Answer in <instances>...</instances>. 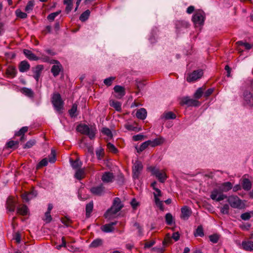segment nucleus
<instances>
[{"label":"nucleus","instance_id":"nucleus-1","mask_svg":"<svg viewBox=\"0 0 253 253\" xmlns=\"http://www.w3.org/2000/svg\"><path fill=\"white\" fill-rule=\"evenodd\" d=\"M123 207L124 205L122 203L120 199L118 197L115 198L111 207L105 212L104 217L105 218L111 219L113 218V215L120 211Z\"/></svg>","mask_w":253,"mask_h":253},{"label":"nucleus","instance_id":"nucleus-2","mask_svg":"<svg viewBox=\"0 0 253 253\" xmlns=\"http://www.w3.org/2000/svg\"><path fill=\"white\" fill-rule=\"evenodd\" d=\"M76 129L81 133L87 135L90 139L95 137L96 130L94 127H89L87 125L81 124L77 126Z\"/></svg>","mask_w":253,"mask_h":253},{"label":"nucleus","instance_id":"nucleus-3","mask_svg":"<svg viewBox=\"0 0 253 253\" xmlns=\"http://www.w3.org/2000/svg\"><path fill=\"white\" fill-rule=\"evenodd\" d=\"M51 103L55 110L59 113H62L64 109V102L59 93H54L51 97Z\"/></svg>","mask_w":253,"mask_h":253},{"label":"nucleus","instance_id":"nucleus-4","mask_svg":"<svg viewBox=\"0 0 253 253\" xmlns=\"http://www.w3.org/2000/svg\"><path fill=\"white\" fill-rule=\"evenodd\" d=\"M206 15L204 11L201 9H198L192 16V21L196 27L204 25Z\"/></svg>","mask_w":253,"mask_h":253},{"label":"nucleus","instance_id":"nucleus-5","mask_svg":"<svg viewBox=\"0 0 253 253\" xmlns=\"http://www.w3.org/2000/svg\"><path fill=\"white\" fill-rule=\"evenodd\" d=\"M227 201L229 203L230 206L233 208L242 209L245 207V204L238 196H230L229 197Z\"/></svg>","mask_w":253,"mask_h":253},{"label":"nucleus","instance_id":"nucleus-6","mask_svg":"<svg viewBox=\"0 0 253 253\" xmlns=\"http://www.w3.org/2000/svg\"><path fill=\"white\" fill-rule=\"evenodd\" d=\"M148 169L152 172V175H155L161 183H164L167 178L165 172H162L158 169L154 167H150Z\"/></svg>","mask_w":253,"mask_h":253},{"label":"nucleus","instance_id":"nucleus-7","mask_svg":"<svg viewBox=\"0 0 253 253\" xmlns=\"http://www.w3.org/2000/svg\"><path fill=\"white\" fill-rule=\"evenodd\" d=\"M180 104L181 105H186L188 107H198L200 105L201 103L196 99L190 98L189 97L186 96L182 98Z\"/></svg>","mask_w":253,"mask_h":253},{"label":"nucleus","instance_id":"nucleus-8","mask_svg":"<svg viewBox=\"0 0 253 253\" xmlns=\"http://www.w3.org/2000/svg\"><path fill=\"white\" fill-rule=\"evenodd\" d=\"M143 168L142 164L140 161L138 160L135 161L132 167V176L134 179L138 178Z\"/></svg>","mask_w":253,"mask_h":253},{"label":"nucleus","instance_id":"nucleus-9","mask_svg":"<svg viewBox=\"0 0 253 253\" xmlns=\"http://www.w3.org/2000/svg\"><path fill=\"white\" fill-rule=\"evenodd\" d=\"M203 75V71L202 69H199L194 71L192 73L189 74L186 78L188 82H192L201 78Z\"/></svg>","mask_w":253,"mask_h":253},{"label":"nucleus","instance_id":"nucleus-10","mask_svg":"<svg viewBox=\"0 0 253 253\" xmlns=\"http://www.w3.org/2000/svg\"><path fill=\"white\" fill-rule=\"evenodd\" d=\"M113 89L114 92L116 93L114 96L117 99L122 98L126 94L125 88L123 86L116 85L114 87Z\"/></svg>","mask_w":253,"mask_h":253},{"label":"nucleus","instance_id":"nucleus-11","mask_svg":"<svg viewBox=\"0 0 253 253\" xmlns=\"http://www.w3.org/2000/svg\"><path fill=\"white\" fill-rule=\"evenodd\" d=\"M43 69L44 66L42 65H38L35 67L32 68V71L34 74L33 76V78L37 82L39 81V78Z\"/></svg>","mask_w":253,"mask_h":253},{"label":"nucleus","instance_id":"nucleus-12","mask_svg":"<svg viewBox=\"0 0 253 253\" xmlns=\"http://www.w3.org/2000/svg\"><path fill=\"white\" fill-rule=\"evenodd\" d=\"M16 205V202L14 200V198L11 196L8 197L6 202V209L9 211L13 212L15 211Z\"/></svg>","mask_w":253,"mask_h":253},{"label":"nucleus","instance_id":"nucleus-13","mask_svg":"<svg viewBox=\"0 0 253 253\" xmlns=\"http://www.w3.org/2000/svg\"><path fill=\"white\" fill-rule=\"evenodd\" d=\"M175 25L178 32H180L189 27V23L184 20H177L175 22Z\"/></svg>","mask_w":253,"mask_h":253},{"label":"nucleus","instance_id":"nucleus-14","mask_svg":"<svg viewBox=\"0 0 253 253\" xmlns=\"http://www.w3.org/2000/svg\"><path fill=\"white\" fill-rule=\"evenodd\" d=\"M105 187L102 184L100 185L93 187L90 189V192L94 195L101 196L104 193Z\"/></svg>","mask_w":253,"mask_h":253},{"label":"nucleus","instance_id":"nucleus-15","mask_svg":"<svg viewBox=\"0 0 253 253\" xmlns=\"http://www.w3.org/2000/svg\"><path fill=\"white\" fill-rule=\"evenodd\" d=\"M114 175L110 171L104 172L101 177V180L103 182L110 183L113 181Z\"/></svg>","mask_w":253,"mask_h":253},{"label":"nucleus","instance_id":"nucleus-16","mask_svg":"<svg viewBox=\"0 0 253 253\" xmlns=\"http://www.w3.org/2000/svg\"><path fill=\"white\" fill-rule=\"evenodd\" d=\"M180 217L183 219H187L191 214V211L188 206H185L181 209Z\"/></svg>","mask_w":253,"mask_h":253},{"label":"nucleus","instance_id":"nucleus-17","mask_svg":"<svg viewBox=\"0 0 253 253\" xmlns=\"http://www.w3.org/2000/svg\"><path fill=\"white\" fill-rule=\"evenodd\" d=\"M244 98L245 101L250 106H253V94L248 91L244 92Z\"/></svg>","mask_w":253,"mask_h":253},{"label":"nucleus","instance_id":"nucleus-18","mask_svg":"<svg viewBox=\"0 0 253 253\" xmlns=\"http://www.w3.org/2000/svg\"><path fill=\"white\" fill-rule=\"evenodd\" d=\"M233 187V185L230 182H226L222 183L218 186L220 192H227L231 190Z\"/></svg>","mask_w":253,"mask_h":253},{"label":"nucleus","instance_id":"nucleus-19","mask_svg":"<svg viewBox=\"0 0 253 253\" xmlns=\"http://www.w3.org/2000/svg\"><path fill=\"white\" fill-rule=\"evenodd\" d=\"M23 53L25 56L30 60L38 61L40 60V57L37 56L31 50L27 49H23Z\"/></svg>","mask_w":253,"mask_h":253},{"label":"nucleus","instance_id":"nucleus-20","mask_svg":"<svg viewBox=\"0 0 253 253\" xmlns=\"http://www.w3.org/2000/svg\"><path fill=\"white\" fill-rule=\"evenodd\" d=\"M117 223V221H114L110 222L109 224H106L101 227V230L105 233L111 232L113 231L114 229L113 226L116 225Z\"/></svg>","mask_w":253,"mask_h":253},{"label":"nucleus","instance_id":"nucleus-21","mask_svg":"<svg viewBox=\"0 0 253 253\" xmlns=\"http://www.w3.org/2000/svg\"><path fill=\"white\" fill-rule=\"evenodd\" d=\"M18 68L20 72H26L30 69V65L27 61L23 60L19 63Z\"/></svg>","mask_w":253,"mask_h":253},{"label":"nucleus","instance_id":"nucleus-22","mask_svg":"<svg viewBox=\"0 0 253 253\" xmlns=\"http://www.w3.org/2000/svg\"><path fill=\"white\" fill-rule=\"evenodd\" d=\"M63 71V68L61 64L59 65H54L52 66L51 69V72L54 77L58 76L60 72Z\"/></svg>","mask_w":253,"mask_h":253},{"label":"nucleus","instance_id":"nucleus-23","mask_svg":"<svg viewBox=\"0 0 253 253\" xmlns=\"http://www.w3.org/2000/svg\"><path fill=\"white\" fill-rule=\"evenodd\" d=\"M109 105L111 107H113L117 111L119 112H121L122 104L121 102L114 100H110L109 101Z\"/></svg>","mask_w":253,"mask_h":253},{"label":"nucleus","instance_id":"nucleus-24","mask_svg":"<svg viewBox=\"0 0 253 253\" xmlns=\"http://www.w3.org/2000/svg\"><path fill=\"white\" fill-rule=\"evenodd\" d=\"M242 185L245 190L249 191L252 187V183L248 178H244L242 180Z\"/></svg>","mask_w":253,"mask_h":253},{"label":"nucleus","instance_id":"nucleus-25","mask_svg":"<svg viewBox=\"0 0 253 253\" xmlns=\"http://www.w3.org/2000/svg\"><path fill=\"white\" fill-rule=\"evenodd\" d=\"M147 141H149L148 142V146L154 147L162 144L163 143V139L162 138H156L152 140H149Z\"/></svg>","mask_w":253,"mask_h":253},{"label":"nucleus","instance_id":"nucleus-26","mask_svg":"<svg viewBox=\"0 0 253 253\" xmlns=\"http://www.w3.org/2000/svg\"><path fill=\"white\" fill-rule=\"evenodd\" d=\"M147 141H149L148 142V146L154 147L162 144L163 143V139L162 138H156L152 140H149Z\"/></svg>","mask_w":253,"mask_h":253},{"label":"nucleus","instance_id":"nucleus-27","mask_svg":"<svg viewBox=\"0 0 253 253\" xmlns=\"http://www.w3.org/2000/svg\"><path fill=\"white\" fill-rule=\"evenodd\" d=\"M147 141H149L148 142V146L154 147L162 144L163 143V139L162 138H156L152 140H149Z\"/></svg>","mask_w":253,"mask_h":253},{"label":"nucleus","instance_id":"nucleus-28","mask_svg":"<svg viewBox=\"0 0 253 253\" xmlns=\"http://www.w3.org/2000/svg\"><path fill=\"white\" fill-rule=\"evenodd\" d=\"M136 116L138 119L144 120L147 116V111L145 109L142 108L138 110L136 113Z\"/></svg>","mask_w":253,"mask_h":253},{"label":"nucleus","instance_id":"nucleus-29","mask_svg":"<svg viewBox=\"0 0 253 253\" xmlns=\"http://www.w3.org/2000/svg\"><path fill=\"white\" fill-rule=\"evenodd\" d=\"M243 249L247 251H253V242L252 241H243L242 243Z\"/></svg>","mask_w":253,"mask_h":253},{"label":"nucleus","instance_id":"nucleus-30","mask_svg":"<svg viewBox=\"0 0 253 253\" xmlns=\"http://www.w3.org/2000/svg\"><path fill=\"white\" fill-rule=\"evenodd\" d=\"M70 162L72 168L74 169H81L82 166V162L80 161L79 158L76 159L75 161L73 159H70Z\"/></svg>","mask_w":253,"mask_h":253},{"label":"nucleus","instance_id":"nucleus-31","mask_svg":"<svg viewBox=\"0 0 253 253\" xmlns=\"http://www.w3.org/2000/svg\"><path fill=\"white\" fill-rule=\"evenodd\" d=\"M78 105L77 104L74 103L71 108L69 110L68 113L71 118H75L78 115V113H76L77 112Z\"/></svg>","mask_w":253,"mask_h":253},{"label":"nucleus","instance_id":"nucleus-32","mask_svg":"<svg viewBox=\"0 0 253 253\" xmlns=\"http://www.w3.org/2000/svg\"><path fill=\"white\" fill-rule=\"evenodd\" d=\"M6 74L11 78H14L17 74V71L15 67L9 66L7 68Z\"/></svg>","mask_w":253,"mask_h":253},{"label":"nucleus","instance_id":"nucleus-33","mask_svg":"<svg viewBox=\"0 0 253 253\" xmlns=\"http://www.w3.org/2000/svg\"><path fill=\"white\" fill-rule=\"evenodd\" d=\"M236 44L238 45L237 49L239 51H243V50H241L239 46H244L245 48L248 50L250 49L252 47V44L243 41L237 42Z\"/></svg>","mask_w":253,"mask_h":253},{"label":"nucleus","instance_id":"nucleus-34","mask_svg":"<svg viewBox=\"0 0 253 253\" xmlns=\"http://www.w3.org/2000/svg\"><path fill=\"white\" fill-rule=\"evenodd\" d=\"M21 92L25 95L26 96L33 98L34 96V93L33 91L31 89L26 87H23L21 89Z\"/></svg>","mask_w":253,"mask_h":253},{"label":"nucleus","instance_id":"nucleus-35","mask_svg":"<svg viewBox=\"0 0 253 253\" xmlns=\"http://www.w3.org/2000/svg\"><path fill=\"white\" fill-rule=\"evenodd\" d=\"M93 208V201H90L89 203L87 204L85 206V215L87 218L90 216L91 213L92 211Z\"/></svg>","mask_w":253,"mask_h":253},{"label":"nucleus","instance_id":"nucleus-36","mask_svg":"<svg viewBox=\"0 0 253 253\" xmlns=\"http://www.w3.org/2000/svg\"><path fill=\"white\" fill-rule=\"evenodd\" d=\"M176 117V115L171 111L165 112L161 117V119H165L166 120L175 119Z\"/></svg>","mask_w":253,"mask_h":253},{"label":"nucleus","instance_id":"nucleus-37","mask_svg":"<svg viewBox=\"0 0 253 253\" xmlns=\"http://www.w3.org/2000/svg\"><path fill=\"white\" fill-rule=\"evenodd\" d=\"M85 171L84 169H77L75 174V177L78 180H81L84 177Z\"/></svg>","mask_w":253,"mask_h":253},{"label":"nucleus","instance_id":"nucleus-38","mask_svg":"<svg viewBox=\"0 0 253 253\" xmlns=\"http://www.w3.org/2000/svg\"><path fill=\"white\" fill-rule=\"evenodd\" d=\"M103 244V240L101 239L97 238L94 240L90 244V248H97L98 247L101 246Z\"/></svg>","mask_w":253,"mask_h":253},{"label":"nucleus","instance_id":"nucleus-39","mask_svg":"<svg viewBox=\"0 0 253 253\" xmlns=\"http://www.w3.org/2000/svg\"><path fill=\"white\" fill-rule=\"evenodd\" d=\"M17 212L22 215H26L28 212V208L27 206L24 205L22 207L17 208Z\"/></svg>","mask_w":253,"mask_h":253},{"label":"nucleus","instance_id":"nucleus-40","mask_svg":"<svg viewBox=\"0 0 253 253\" xmlns=\"http://www.w3.org/2000/svg\"><path fill=\"white\" fill-rule=\"evenodd\" d=\"M159 31L157 27L153 29L151 32V36L149 38V41L152 43H155L156 42V36H157V32Z\"/></svg>","mask_w":253,"mask_h":253},{"label":"nucleus","instance_id":"nucleus-41","mask_svg":"<svg viewBox=\"0 0 253 253\" xmlns=\"http://www.w3.org/2000/svg\"><path fill=\"white\" fill-rule=\"evenodd\" d=\"M90 12L89 10L87 9L80 15L79 19L82 22H84L87 20L89 16Z\"/></svg>","mask_w":253,"mask_h":253},{"label":"nucleus","instance_id":"nucleus-42","mask_svg":"<svg viewBox=\"0 0 253 253\" xmlns=\"http://www.w3.org/2000/svg\"><path fill=\"white\" fill-rule=\"evenodd\" d=\"M125 128L129 131H133L135 132H138L142 130L141 127L134 126L132 125L126 124L125 125Z\"/></svg>","mask_w":253,"mask_h":253},{"label":"nucleus","instance_id":"nucleus-43","mask_svg":"<svg viewBox=\"0 0 253 253\" xmlns=\"http://www.w3.org/2000/svg\"><path fill=\"white\" fill-rule=\"evenodd\" d=\"M19 142L17 141L10 140L6 143V146L8 148L16 149L18 148Z\"/></svg>","mask_w":253,"mask_h":253},{"label":"nucleus","instance_id":"nucleus-44","mask_svg":"<svg viewBox=\"0 0 253 253\" xmlns=\"http://www.w3.org/2000/svg\"><path fill=\"white\" fill-rule=\"evenodd\" d=\"M194 234L195 237H203L204 236L203 228L201 225L198 226Z\"/></svg>","mask_w":253,"mask_h":253},{"label":"nucleus","instance_id":"nucleus-45","mask_svg":"<svg viewBox=\"0 0 253 253\" xmlns=\"http://www.w3.org/2000/svg\"><path fill=\"white\" fill-rule=\"evenodd\" d=\"M148 141H145L143 143H142L139 147H138L137 146L135 147V149L137 150V152L138 153H141L143 151H144L145 149H146L149 146H148Z\"/></svg>","mask_w":253,"mask_h":253},{"label":"nucleus","instance_id":"nucleus-46","mask_svg":"<svg viewBox=\"0 0 253 253\" xmlns=\"http://www.w3.org/2000/svg\"><path fill=\"white\" fill-rule=\"evenodd\" d=\"M165 220L167 224L171 225L173 221V218L172 214L170 213H167L165 215Z\"/></svg>","mask_w":253,"mask_h":253},{"label":"nucleus","instance_id":"nucleus-47","mask_svg":"<svg viewBox=\"0 0 253 253\" xmlns=\"http://www.w3.org/2000/svg\"><path fill=\"white\" fill-rule=\"evenodd\" d=\"M49 162L50 163H54L56 160V151L54 149H52L50 154L48 156Z\"/></svg>","mask_w":253,"mask_h":253},{"label":"nucleus","instance_id":"nucleus-48","mask_svg":"<svg viewBox=\"0 0 253 253\" xmlns=\"http://www.w3.org/2000/svg\"><path fill=\"white\" fill-rule=\"evenodd\" d=\"M64 4L66 5L65 11L66 13L68 14L72 9L73 2H71L70 0L65 1H64Z\"/></svg>","mask_w":253,"mask_h":253},{"label":"nucleus","instance_id":"nucleus-49","mask_svg":"<svg viewBox=\"0 0 253 253\" xmlns=\"http://www.w3.org/2000/svg\"><path fill=\"white\" fill-rule=\"evenodd\" d=\"M107 147L109 151L114 154H117L119 151L115 145L110 142L107 143Z\"/></svg>","mask_w":253,"mask_h":253},{"label":"nucleus","instance_id":"nucleus-50","mask_svg":"<svg viewBox=\"0 0 253 253\" xmlns=\"http://www.w3.org/2000/svg\"><path fill=\"white\" fill-rule=\"evenodd\" d=\"M48 164V161L47 158L42 159L37 165L36 169H39L43 167H45Z\"/></svg>","mask_w":253,"mask_h":253},{"label":"nucleus","instance_id":"nucleus-51","mask_svg":"<svg viewBox=\"0 0 253 253\" xmlns=\"http://www.w3.org/2000/svg\"><path fill=\"white\" fill-rule=\"evenodd\" d=\"M116 77H110L104 80V84L107 86L112 84L113 82L116 79Z\"/></svg>","mask_w":253,"mask_h":253},{"label":"nucleus","instance_id":"nucleus-52","mask_svg":"<svg viewBox=\"0 0 253 253\" xmlns=\"http://www.w3.org/2000/svg\"><path fill=\"white\" fill-rule=\"evenodd\" d=\"M28 127L23 126L20 130L15 132V135L17 136H20L21 135H25L24 134L28 131Z\"/></svg>","mask_w":253,"mask_h":253},{"label":"nucleus","instance_id":"nucleus-53","mask_svg":"<svg viewBox=\"0 0 253 253\" xmlns=\"http://www.w3.org/2000/svg\"><path fill=\"white\" fill-rule=\"evenodd\" d=\"M16 16L21 19H25L27 17V13L22 12L20 9H18L15 11Z\"/></svg>","mask_w":253,"mask_h":253},{"label":"nucleus","instance_id":"nucleus-54","mask_svg":"<svg viewBox=\"0 0 253 253\" xmlns=\"http://www.w3.org/2000/svg\"><path fill=\"white\" fill-rule=\"evenodd\" d=\"M61 10H59L56 12H53V13H51L50 14H49L47 17V19L50 21H52L54 20L55 18L60 13H61Z\"/></svg>","mask_w":253,"mask_h":253},{"label":"nucleus","instance_id":"nucleus-55","mask_svg":"<svg viewBox=\"0 0 253 253\" xmlns=\"http://www.w3.org/2000/svg\"><path fill=\"white\" fill-rule=\"evenodd\" d=\"M203 89L202 87H199L197 89L194 94V97L195 99H200L203 94Z\"/></svg>","mask_w":253,"mask_h":253},{"label":"nucleus","instance_id":"nucleus-56","mask_svg":"<svg viewBox=\"0 0 253 253\" xmlns=\"http://www.w3.org/2000/svg\"><path fill=\"white\" fill-rule=\"evenodd\" d=\"M222 192H220L219 189H214L211 192V194L210 195L211 198L213 200H215L217 198V196L221 193Z\"/></svg>","mask_w":253,"mask_h":253},{"label":"nucleus","instance_id":"nucleus-57","mask_svg":"<svg viewBox=\"0 0 253 253\" xmlns=\"http://www.w3.org/2000/svg\"><path fill=\"white\" fill-rule=\"evenodd\" d=\"M251 214H252L253 215V211H251L250 212H246L243 213L241 215L240 217H241V219L244 220H248L251 218V217L252 216Z\"/></svg>","mask_w":253,"mask_h":253},{"label":"nucleus","instance_id":"nucleus-58","mask_svg":"<svg viewBox=\"0 0 253 253\" xmlns=\"http://www.w3.org/2000/svg\"><path fill=\"white\" fill-rule=\"evenodd\" d=\"M36 140L35 139H31L27 141L23 147L24 149H29L31 148L36 144Z\"/></svg>","mask_w":253,"mask_h":253},{"label":"nucleus","instance_id":"nucleus-59","mask_svg":"<svg viewBox=\"0 0 253 253\" xmlns=\"http://www.w3.org/2000/svg\"><path fill=\"white\" fill-rule=\"evenodd\" d=\"M172 243V238L170 237L169 233L167 234L163 241V245L167 246L168 244Z\"/></svg>","mask_w":253,"mask_h":253},{"label":"nucleus","instance_id":"nucleus-60","mask_svg":"<svg viewBox=\"0 0 253 253\" xmlns=\"http://www.w3.org/2000/svg\"><path fill=\"white\" fill-rule=\"evenodd\" d=\"M209 239L211 242L213 243H217L219 239V235L217 234H214L209 236Z\"/></svg>","mask_w":253,"mask_h":253},{"label":"nucleus","instance_id":"nucleus-61","mask_svg":"<svg viewBox=\"0 0 253 253\" xmlns=\"http://www.w3.org/2000/svg\"><path fill=\"white\" fill-rule=\"evenodd\" d=\"M102 133L104 135H107L110 138H112L113 137V134L111 130L107 127H103L101 130Z\"/></svg>","mask_w":253,"mask_h":253},{"label":"nucleus","instance_id":"nucleus-62","mask_svg":"<svg viewBox=\"0 0 253 253\" xmlns=\"http://www.w3.org/2000/svg\"><path fill=\"white\" fill-rule=\"evenodd\" d=\"M34 6V1H32V0L29 1L27 4V5L26 6V7L25 8V11L29 12L30 11L32 10L33 9Z\"/></svg>","mask_w":253,"mask_h":253},{"label":"nucleus","instance_id":"nucleus-63","mask_svg":"<svg viewBox=\"0 0 253 253\" xmlns=\"http://www.w3.org/2000/svg\"><path fill=\"white\" fill-rule=\"evenodd\" d=\"M155 203L156 205H157V206L159 208L160 210L161 211H164V205L163 204V202L162 201H161L159 198H156V200H155Z\"/></svg>","mask_w":253,"mask_h":253},{"label":"nucleus","instance_id":"nucleus-64","mask_svg":"<svg viewBox=\"0 0 253 253\" xmlns=\"http://www.w3.org/2000/svg\"><path fill=\"white\" fill-rule=\"evenodd\" d=\"M61 221L62 223L67 227L70 226V224L72 223V221L67 216H65L64 218H62Z\"/></svg>","mask_w":253,"mask_h":253}]
</instances>
